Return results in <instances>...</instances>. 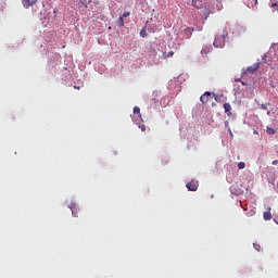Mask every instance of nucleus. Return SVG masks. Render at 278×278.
Returning <instances> with one entry per match:
<instances>
[{"label": "nucleus", "instance_id": "nucleus-1", "mask_svg": "<svg viewBox=\"0 0 278 278\" xmlns=\"http://www.w3.org/2000/svg\"><path fill=\"white\" fill-rule=\"evenodd\" d=\"M227 38V34H223L220 37H215V40L213 42L214 47H217L218 49H223L225 47V39Z\"/></svg>", "mask_w": 278, "mask_h": 278}, {"label": "nucleus", "instance_id": "nucleus-2", "mask_svg": "<svg viewBox=\"0 0 278 278\" xmlns=\"http://www.w3.org/2000/svg\"><path fill=\"white\" fill-rule=\"evenodd\" d=\"M186 188L190 191V192H197V190H199V181L197 180H191L190 182H188L186 185Z\"/></svg>", "mask_w": 278, "mask_h": 278}, {"label": "nucleus", "instance_id": "nucleus-3", "mask_svg": "<svg viewBox=\"0 0 278 278\" xmlns=\"http://www.w3.org/2000/svg\"><path fill=\"white\" fill-rule=\"evenodd\" d=\"M24 8L29 9L31 8V5H36V3H38V0H23L22 1Z\"/></svg>", "mask_w": 278, "mask_h": 278}, {"label": "nucleus", "instance_id": "nucleus-4", "mask_svg": "<svg viewBox=\"0 0 278 278\" xmlns=\"http://www.w3.org/2000/svg\"><path fill=\"white\" fill-rule=\"evenodd\" d=\"M210 97H212V92L205 91V92L200 97L201 103H207V101H210Z\"/></svg>", "mask_w": 278, "mask_h": 278}, {"label": "nucleus", "instance_id": "nucleus-5", "mask_svg": "<svg viewBox=\"0 0 278 278\" xmlns=\"http://www.w3.org/2000/svg\"><path fill=\"white\" fill-rule=\"evenodd\" d=\"M193 8H197V10L203 9V0H192Z\"/></svg>", "mask_w": 278, "mask_h": 278}, {"label": "nucleus", "instance_id": "nucleus-6", "mask_svg": "<svg viewBox=\"0 0 278 278\" xmlns=\"http://www.w3.org/2000/svg\"><path fill=\"white\" fill-rule=\"evenodd\" d=\"M245 5L248 8H255V5H257V0H245Z\"/></svg>", "mask_w": 278, "mask_h": 278}, {"label": "nucleus", "instance_id": "nucleus-7", "mask_svg": "<svg viewBox=\"0 0 278 278\" xmlns=\"http://www.w3.org/2000/svg\"><path fill=\"white\" fill-rule=\"evenodd\" d=\"M117 27H125V20L123 16H119L116 22Z\"/></svg>", "mask_w": 278, "mask_h": 278}, {"label": "nucleus", "instance_id": "nucleus-8", "mask_svg": "<svg viewBox=\"0 0 278 278\" xmlns=\"http://www.w3.org/2000/svg\"><path fill=\"white\" fill-rule=\"evenodd\" d=\"M263 218L264 220H270L273 218V214L270 213V211L264 212Z\"/></svg>", "mask_w": 278, "mask_h": 278}, {"label": "nucleus", "instance_id": "nucleus-9", "mask_svg": "<svg viewBox=\"0 0 278 278\" xmlns=\"http://www.w3.org/2000/svg\"><path fill=\"white\" fill-rule=\"evenodd\" d=\"M257 68H260V65L255 64L253 66L248 67V72L253 74Z\"/></svg>", "mask_w": 278, "mask_h": 278}, {"label": "nucleus", "instance_id": "nucleus-10", "mask_svg": "<svg viewBox=\"0 0 278 278\" xmlns=\"http://www.w3.org/2000/svg\"><path fill=\"white\" fill-rule=\"evenodd\" d=\"M207 53H210V47L205 46L201 50V55H207Z\"/></svg>", "mask_w": 278, "mask_h": 278}, {"label": "nucleus", "instance_id": "nucleus-11", "mask_svg": "<svg viewBox=\"0 0 278 278\" xmlns=\"http://www.w3.org/2000/svg\"><path fill=\"white\" fill-rule=\"evenodd\" d=\"M267 134H269V136H275V134H277V131L275 130V128L268 127L266 129Z\"/></svg>", "mask_w": 278, "mask_h": 278}, {"label": "nucleus", "instance_id": "nucleus-12", "mask_svg": "<svg viewBox=\"0 0 278 278\" xmlns=\"http://www.w3.org/2000/svg\"><path fill=\"white\" fill-rule=\"evenodd\" d=\"M134 114H137L139 116V118H142V115L140 114V108L135 106L134 108Z\"/></svg>", "mask_w": 278, "mask_h": 278}, {"label": "nucleus", "instance_id": "nucleus-13", "mask_svg": "<svg viewBox=\"0 0 278 278\" xmlns=\"http://www.w3.org/2000/svg\"><path fill=\"white\" fill-rule=\"evenodd\" d=\"M224 110H225V112H231V104L224 103Z\"/></svg>", "mask_w": 278, "mask_h": 278}, {"label": "nucleus", "instance_id": "nucleus-14", "mask_svg": "<svg viewBox=\"0 0 278 278\" xmlns=\"http://www.w3.org/2000/svg\"><path fill=\"white\" fill-rule=\"evenodd\" d=\"M141 38H147V27H143L140 31Z\"/></svg>", "mask_w": 278, "mask_h": 278}, {"label": "nucleus", "instance_id": "nucleus-15", "mask_svg": "<svg viewBox=\"0 0 278 278\" xmlns=\"http://www.w3.org/2000/svg\"><path fill=\"white\" fill-rule=\"evenodd\" d=\"M173 55H175V52L169 51L167 54L164 53V54H163V58H164V60H166V58H173Z\"/></svg>", "mask_w": 278, "mask_h": 278}, {"label": "nucleus", "instance_id": "nucleus-16", "mask_svg": "<svg viewBox=\"0 0 278 278\" xmlns=\"http://www.w3.org/2000/svg\"><path fill=\"white\" fill-rule=\"evenodd\" d=\"M247 164L244 162H239L238 163V168L239 170H242L243 168H245Z\"/></svg>", "mask_w": 278, "mask_h": 278}, {"label": "nucleus", "instance_id": "nucleus-17", "mask_svg": "<svg viewBox=\"0 0 278 278\" xmlns=\"http://www.w3.org/2000/svg\"><path fill=\"white\" fill-rule=\"evenodd\" d=\"M71 210H72V214H73V216L75 217V218H77V208L75 207V206H73V207H71Z\"/></svg>", "mask_w": 278, "mask_h": 278}, {"label": "nucleus", "instance_id": "nucleus-18", "mask_svg": "<svg viewBox=\"0 0 278 278\" xmlns=\"http://www.w3.org/2000/svg\"><path fill=\"white\" fill-rule=\"evenodd\" d=\"M271 4L270 8H278V0H270Z\"/></svg>", "mask_w": 278, "mask_h": 278}, {"label": "nucleus", "instance_id": "nucleus-19", "mask_svg": "<svg viewBox=\"0 0 278 278\" xmlns=\"http://www.w3.org/2000/svg\"><path fill=\"white\" fill-rule=\"evenodd\" d=\"M127 16H131V13L130 12H124L123 13V15H122V17H124V18H127Z\"/></svg>", "mask_w": 278, "mask_h": 278}, {"label": "nucleus", "instance_id": "nucleus-20", "mask_svg": "<svg viewBox=\"0 0 278 278\" xmlns=\"http://www.w3.org/2000/svg\"><path fill=\"white\" fill-rule=\"evenodd\" d=\"M253 247H254L255 251H260V249H262V247L257 243H254Z\"/></svg>", "mask_w": 278, "mask_h": 278}, {"label": "nucleus", "instance_id": "nucleus-21", "mask_svg": "<svg viewBox=\"0 0 278 278\" xmlns=\"http://www.w3.org/2000/svg\"><path fill=\"white\" fill-rule=\"evenodd\" d=\"M186 31H190V34H192V31H194V27H188Z\"/></svg>", "mask_w": 278, "mask_h": 278}, {"label": "nucleus", "instance_id": "nucleus-22", "mask_svg": "<svg viewBox=\"0 0 278 278\" xmlns=\"http://www.w3.org/2000/svg\"><path fill=\"white\" fill-rule=\"evenodd\" d=\"M139 128L141 129V131H147V126L144 125L139 126Z\"/></svg>", "mask_w": 278, "mask_h": 278}, {"label": "nucleus", "instance_id": "nucleus-23", "mask_svg": "<svg viewBox=\"0 0 278 278\" xmlns=\"http://www.w3.org/2000/svg\"><path fill=\"white\" fill-rule=\"evenodd\" d=\"M271 164H273V166H277L278 160L273 161Z\"/></svg>", "mask_w": 278, "mask_h": 278}, {"label": "nucleus", "instance_id": "nucleus-24", "mask_svg": "<svg viewBox=\"0 0 278 278\" xmlns=\"http://www.w3.org/2000/svg\"><path fill=\"white\" fill-rule=\"evenodd\" d=\"M197 31H203V27L202 26L198 27Z\"/></svg>", "mask_w": 278, "mask_h": 278}, {"label": "nucleus", "instance_id": "nucleus-25", "mask_svg": "<svg viewBox=\"0 0 278 278\" xmlns=\"http://www.w3.org/2000/svg\"><path fill=\"white\" fill-rule=\"evenodd\" d=\"M74 88H75V90H79V87H77V86H74Z\"/></svg>", "mask_w": 278, "mask_h": 278}, {"label": "nucleus", "instance_id": "nucleus-26", "mask_svg": "<svg viewBox=\"0 0 278 278\" xmlns=\"http://www.w3.org/2000/svg\"><path fill=\"white\" fill-rule=\"evenodd\" d=\"M84 5H85V8H88V5L86 3Z\"/></svg>", "mask_w": 278, "mask_h": 278}]
</instances>
